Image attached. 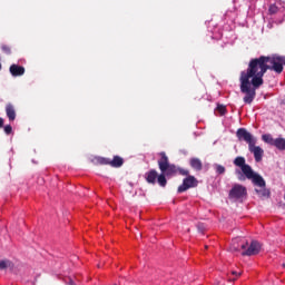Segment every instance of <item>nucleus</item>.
<instances>
[{"label": "nucleus", "instance_id": "4468645a", "mask_svg": "<svg viewBox=\"0 0 285 285\" xmlns=\"http://www.w3.org/2000/svg\"><path fill=\"white\" fill-rule=\"evenodd\" d=\"M189 164H190L191 168H194V170H202V168H203V164L199 158H191Z\"/></svg>", "mask_w": 285, "mask_h": 285}, {"label": "nucleus", "instance_id": "1a4fd4ad", "mask_svg": "<svg viewBox=\"0 0 285 285\" xmlns=\"http://www.w3.org/2000/svg\"><path fill=\"white\" fill-rule=\"evenodd\" d=\"M249 153L254 154V159L255 161L259 163L262 161L263 157H264V149H262V147L256 146V144H252L248 147Z\"/></svg>", "mask_w": 285, "mask_h": 285}, {"label": "nucleus", "instance_id": "2eb2a0df", "mask_svg": "<svg viewBox=\"0 0 285 285\" xmlns=\"http://www.w3.org/2000/svg\"><path fill=\"white\" fill-rule=\"evenodd\" d=\"M278 150H285V139L284 138H276L274 140V145Z\"/></svg>", "mask_w": 285, "mask_h": 285}, {"label": "nucleus", "instance_id": "c85d7f7f", "mask_svg": "<svg viewBox=\"0 0 285 285\" xmlns=\"http://www.w3.org/2000/svg\"><path fill=\"white\" fill-rule=\"evenodd\" d=\"M1 68H2V66H1V63H0V70H1Z\"/></svg>", "mask_w": 285, "mask_h": 285}, {"label": "nucleus", "instance_id": "20e7f679", "mask_svg": "<svg viewBox=\"0 0 285 285\" xmlns=\"http://www.w3.org/2000/svg\"><path fill=\"white\" fill-rule=\"evenodd\" d=\"M236 137L239 141H246V144H248V148L252 144H257V138L245 128H239L236 131Z\"/></svg>", "mask_w": 285, "mask_h": 285}, {"label": "nucleus", "instance_id": "ddd939ff", "mask_svg": "<svg viewBox=\"0 0 285 285\" xmlns=\"http://www.w3.org/2000/svg\"><path fill=\"white\" fill-rule=\"evenodd\" d=\"M146 180L148 181V184H156L157 183V170L151 169L148 173L145 174Z\"/></svg>", "mask_w": 285, "mask_h": 285}, {"label": "nucleus", "instance_id": "a878e982", "mask_svg": "<svg viewBox=\"0 0 285 285\" xmlns=\"http://www.w3.org/2000/svg\"><path fill=\"white\" fill-rule=\"evenodd\" d=\"M0 128H3V118H0Z\"/></svg>", "mask_w": 285, "mask_h": 285}, {"label": "nucleus", "instance_id": "4be33fe9", "mask_svg": "<svg viewBox=\"0 0 285 285\" xmlns=\"http://www.w3.org/2000/svg\"><path fill=\"white\" fill-rule=\"evenodd\" d=\"M256 193H257L258 195H262L263 197H266V195H268V193L266 191V189H264V190L256 189Z\"/></svg>", "mask_w": 285, "mask_h": 285}, {"label": "nucleus", "instance_id": "f03ea898", "mask_svg": "<svg viewBox=\"0 0 285 285\" xmlns=\"http://www.w3.org/2000/svg\"><path fill=\"white\" fill-rule=\"evenodd\" d=\"M160 159L158 160V167L160 173L163 175H166V177H173L176 173H179V168L177 166L168 163V156H166V153H160Z\"/></svg>", "mask_w": 285, "mask_h": 285}, {"label": "nucleus", "instance_id": "f3484780", "mask_svg": "<svg viewBox=\"0 0 285 285\" xmlns=\"http://www.w3.org/2000/svg\"><path fill=\"white\" fill-rule=\"evenodd\" d=\"M263 141L265 144H269V146H273L275 144V139H273V136L271 134H265L262 136Z\"/></svg>", "mask_w": 285, "mask_h": 285}, {"label": "nucleus", "instance_id": "b1692460", "mask_svg": "<svg viewBox=\"0 0 285 285\" xmlns=\"http://www.w3.org/2000/svg\"><path fill=\"white\" fill-rule=\"evenodd\" d=\"M178 173H180L184 176L188 175V170H186V169H179L178 168Z\"/></svg>", "mask_w": 285, "mask_h": 285}, {"label": "nucleus", "instance_id": "412c9836", "mask_svg": "<svg viewBox=\"0 0 285 285\" xmlns=\"http://www.w3.org/2000/svg\"><path fill=\"white\" fill-rule=\"evenodd\" d=\"M1 49L6 52V55H10V47L2 45Z\"/></svg>", "mask_w": 285, "mask_h": 285}, {"label": "nucleus", "instance_id": "6ab92c4d", "mask_svg": "<svg viewBox=\"0 0 285 285\" xmlns=\"http://www.w3.org/2000/svg\"><path fill=\"white\" fill-rule=\"evenodd\" d=\"M216 173H218V175H224L226 173V168L222 165H217Z\"/></svg>", "mask_w": 285, "mask_h": 285}, {"label": "nucleus", "instance_id": "bb28decb", "mask_svg": "<svg viewBox=\"0 0 285 285\" xmlns=\"http://www.w3.org/2000/svg\"><path fill=\"white\" fill-rule=\"evenodd\" d=\"M232 274H234V275H242V273L237 274V272H232Z\"/></svg>", "mask_w": 285, "mask_h": 285}, {"label": "nucleus", "instance_id": "9b49d317", "mask_svg": "<svg viewBox=\"0 0 285 285\" xmlns=\"http://www.w3.org/2000/svg\"><path fill=\"white\" fill-rule=\"evenodd\" d=\"M9 72L12 75V77H22V75H26V68L19 65H11Z\"/></svg>", "mask_w": 285, "mask_h": 285}, {"label": "nucleus", "instance_id": "a211bd4d", "mask_svg": "<svg viewBox=\"0 0 285 285\" xmlns=\"http://www.w3.org/2000/svg\"><path fill=\"white\" fill-rule=\"evenodd\" d=\"M157 181H158L159 186H161L164 188L167 184L166 174L161 173L160 175H158Z\"/></svg>", "mask_w": 285, "mask_h": 285}, {"label": "nucleus", "instance_id": "f257e3e1", "mask_svg": "<svg viewBox=\"0 0 285 285\" xmlns=\"http://www.w3.org/2000/svg\"><path fill=\"white\" fill-rule=\"evenodd\" d=\"M234 165L240 169H235V175H237L239 181H245L246 177H250L253 168L246 164V158L238 156L234 159Z\"/></svg>", "mask_w": 285, "mask_h": 285}, {"label": "nucleus", "instance_id": "aec40b11", "mask_svg": "<svg viewBox=\"0 0 285 285\" xmlns=\"http://www.w3.org/2000/svg\"><path fill=\"white\" fill-rule=\"evenodd\" d=\"M4 132L6 135H10V132H12V126L10 125L4 126Z\"/></svg>", "mask_w": 285, "mask_h": 285}, {"label": "nucleus", "instance_id": "9d476101", "mask_svg": "<svg viewBox=\"0 0 285 285\" xmlns=\"http://www.w3.org/2000/svg\"><path fill=\"white\" fill-rule=\"evenodd\" d=\"M245 177L247 179H250L253 184H255V186H259V188H264L266 186V181L264 180V178L258 174H256L255 171H253V169H252L250 176H245Z\"/></svg>", "mask_w": 285, "mask_h": 285}, {"label": "nucleus", "instance_id": "39448f33", "mask_svg": "<svg viewBox=\"0 0 285 285\" xmlns=\"http://www.w3.org/2000/svg\"><path fill=\"white\" fill-rule=\"evenodd\" d=\"M248 248V242L244 238H235L232 242L230 250L233 253H239V250H246Z\"/></svg>", "mask_w": 285, "mask_h": 285}, {"label": "nucleus", "instance_id": "6e6552de", "mask_svg": "<svg viewBox=\"0 0 285 285\" xmlns=\"http://www.w3.org/2000/svg\"><path fill=\"white\" fill-rule=\"evenodd\" d=\"M197 180L194 176H188L183 180V184L178 187V193H186L189 188H195V183Z\"/></svg>", "mask_w": 285, "mask_h": 285}, {"label": "nucleus", "instance_id": "0eeeda50", "mask_svg": "<svg viewBox=\"0 0 285 285\" xmlns=\"http://www.w3.org/2000/svg\"><path fill=\"white\" fill-rule=\"evenodd\" d=\"M99 164L112 166V168H120V166H124V158L116 156L112 160L107 158H98Z\"/></svg>", "mask_w": 285, "mask_h": 285}, {"label": "nucleus", "instance_id": "5701e85b", "mask_svg": "<svg viewBox=\"0 0 285 285\" xmlns=\"http://www.w3.org/2000/svg\"><path fill=\"white\" fill-rule=\"evenodd\" d=\"M218 110H219L220 115L226 114V107H224V106L218 107Z\"/></svg>", "mask_w": 285, "mask_h": 285}, {"label": "nucleus", "instance_id": "cd10ccee", "mask_svg": "<svg viewBox=\"0 0 285 285\" xmlns=\"http://www.w3.org/2000/svg\"><path fill=\"white\" fill-rule=\"evenodd\" d=\"M70 285H75V282L72 279L69 281Z\"/></svg>", "mask_w": 285, "mask_h": 285}, {"label": "nucleus", "instance_id": "dca6fc26", "mask_svg": "<svg viewBox=\"0 0 285 285\" xmlns=\"http://www.w3.org/2000/svg\"><path fill=\"white\" fill-rule=\"evenodd\" d=\"M6 268H14V264L8 259L0 261V271H6Z\"/></svg>", "mask_w": 285, "mask_h": 285}, {"label": "nucleus", "instance_id": "7ed1b4c3", "mask_svg": "<svg viewBox=\"0 0 285 285\" xmlns=\"http://www.w3.org/2000/svg\"><path fill=\"white\" fill-rule=\"evenodd\" d=\"M248 191L244 185L235 184L229 190V199L234 202H244Z\"/></svg>", "mask_w": 285, "mask_h": 285}, {"label": "nucleus", "instance_id": "393cba45", "mask_svg": "<svg viewBox=\"0 0 285 285\" xmlns=\"http://www.w3.org/2000/svg\"><path fill=\"white\" fill-rule=\"evenodd\" d=\"M198 230H199V233H204V225L199 224L198 225Z\"/></svg>", "mask_w": 285, "mask_h": 285}, {"label": "nucleus", "instance_id": "423d86ee", "mask_svg": "<svg viewBox=\"0 0 285 285\" xmlns=\"http://www.w3.org/2000/svg\"><path fill=\"white\" fill-rule=\"evenodd\" d=\"M259 250H262V244H259L257 240H252L250 245L245 248L242 255L250 257L253 255H258Z\"/></svg>", "mask_w": 285, "mask_h": 285}, {"label": "nucleus", "instance_id": "f8f14e48", "mask_svg": "<svg viewBox=\"0 0 285 285\" xmlns=\"http://www.w3.org/2000/svg\"><path fill=\"white\" fill-rule=\"evenodd\" d=\"M6 112L9 121H14V119H17V111L14 110V106L8 104L6 106Z\"/></svg>", "mask_w": 285, "mask_h": 285}]
</instances>
